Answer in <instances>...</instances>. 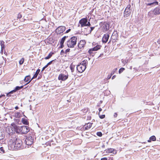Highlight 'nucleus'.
<instances>
[{
  "label": "nucleus",
  "mask_w": 160,
  "mask_h": 160,
  "mask_svg": "<svg viewBox=\"0 0 160 160\" xmlns=\"http://www.w3.org/2000/svg\"><path fill=\"white\" fill-rule=\"evenodd\" d=\"M18 18H21V15H18Z\"/></svg>",
  "instance_id": "43"
},
{
  "label": "nucleus",
  "mask_w": 160,
  "mask_h": 160,
  "mask_svg": "<svg viewBox=\"0 0 160 160\" xmlns=\"http://www.w3.org/2000/svg\"><path fill=\"white\" fill-rule=\"evenodd\" d=\"M31 79L30 76L29 75L26 76L24 79V81L26 82H27L30 81Z\"/></svg>",
  "instance_id": "22"
},
{
  "label": "nucleus",
  "mask_w": 160,
  "mask_h": 160,
  "mask_svg": "<svg viewBox=\"0 0 160 160\" xmlns=\"http://www.w3.org/2000/svg\"><path fill=\"white\" fill-rule=\"evenodd\" d=\"M99 118L101 119H103L105 117V115H100V113H99Z\"/></svg>",
  "instance_id": "31"
},
{
  "label": "nucleus",
  "mask_w": 160,
  "mask_h": 160,
  "mask_svg": "<svg viewBox=\"0 0 160 160\" xmlns=\"http://www.w3.org/2000/svg\"><path fill=\"white\" fill-rule=\"evenodd\" d=\"M153 12L155 15L160 14V7H158L155 8L153 10Z\"/></svg>",
  "instance_id": "12"
},
{
  "label": "nucleus",
  "mask_w": 160,
  "mask_h": 160,
  "mask_svg": "<svg viewBox=\"0 0 160 160\" xmlns=\"http://www.w3.org/2000/svg\"><path fill=\"white\" fill-rule=\"evenodd\" d=\"M4 96V95H2V96H0V98L2 96Z\"/></svg>",
  "instance_id": "49"
},
{
  "label": "nucleus",
  "mask_w": 160,
  "mask_h": 160,
  "mask_svg": "<svg viewBox=\"0 0 160 160\" xmlns=\"http://www.w3.org/2000/svg\"><path fill=\"white\" fill-rule=\"evenodd\" d=\"M105 151H106V153H112L114 154H116L117 153L116 151L113 148H108Z\"/></svg>",
  "instance_id": "16"
},
{
  "label": "nucleus",
  "mask_w": 160,
  "mask_h": 160,
  "mask_svg": "<svg viewBox=\"0 0 160 160\" xmlns=\"http://www.w3.org/2000/svg\"><path fill=\"white\" fill-rule=\"evenodd\" d=\"M88 64V61L84 60L77 67V69L78 72L80 73L83 72L86 68V65Z\"/></svg>",
  "instance_id": "2"
},
{
  "label": "nucleus",
  "mask_w": 160,
  "mask_h": 160,
  "mask_svg": "<svg viewBox=\"0 0 160 160\" xmlns=\"http://www.w3.org/2000/svg\"><path fill=\"white\" fill-rule=\"evenodd\" d=\"M22 122L25 125H28V123L27 120L24 118L22 119Z\"/></svg>",
  "instance_id": "25"
},
{
  "label": "nucleus",
  "mask_w": 160,
  "mask_h": 160,
  "mask_svg": "<svg viewBox=\"0 0 160 160\" xmlns=\"http://www.w3.org/2000/svg\"><path fill=\"white\" fill-rule=\"evenodd\" d=\"M91 28V30H92L94 28L93 27Z\"/></svg>",
  "instance_id": "47"
},
{
  "label": "nucleus",
  "mask_w": 160,
  "mask_h": 160,
  "mask_svg": "<svg viewBox=\"0 0 160 160\" xmlns=\"http://www.w3.org/2000/svg\"><path fill=\"white\" fill-rule=\"evenodd\" d=\"M117 115H118V114H117V113L115 112L114 113L113 116H114V117L116 118L117 117Z\"/></svg>",
  "instance_id": "36"
},
{
  "label": "nucleus",
  "mask_w": 160,
  "mask_h": 160,
  "mask_svg": "<svg viewBox=\"0 0 160 160\" xmlns=\"http://www.w3.org/2000/svg\"><path fill=\"white\" fill-rule=\"evenodd\" d=\"M68 78V74L66 71H64L62 73L59 75L58 77V79L59 80H61L64 81L67 80Z\"/></svg>",
  "instance_id": "5"
},
{
  "label": "nucleus",
  "mask_w": 160,
  "mask_h": 160,
  "mask_svg": "<svg viewBox=\"0 0 160 160\" xmlns=\"http://www.w3.org/2000/svg\"><path fill=\"white\" fill-rule=\"evenodd\" d=\"M68 37L67 36H64L61 39L60 42V45H61V48H62L64 46L63 43L65 40V39L66 38H67Z\"/></svg>",
  "instance_id": "18"
},
{
  "label": "nucleus",
  "mask_w": 160,
  "mask_h": 160,
  "mask_svg": "<svg viewBox=\"0 0 160 160\" xmlns=\"http://www.w3.org/2000/svg\"><path fill=\"white\" fill-rule=\"evenodd\" d=\"M53 54V52H51L49 54L48 56L45 58V59H48L50 58L52 56Z\"/></svg>",
  "instance_id": "24"
},
{
  "label": "nucleus",
  "mask_w": 160,
  "mask_h": 160,
  "mask_svg": "<svg viewBox=\"0 0 160 160\" xmlns=\"http://www.w3.org/2000/svg\"><path fill=\"white\" fill-rule=\"evenodd\" d=\"M48 66L46 65L44 67H43L42 69V71H43L46 68H47Z\"/></svg>",
  "instance_id": "34"
},
{
  "label": "nucleus",
  "mask_w": 160,
  "mask_h": 160,
  "mask_svg": "<svg viewBox=\"0 0 160 160\" xmlns=\"http://www.w3.org/2000/svg\"><path fill=\"white\" fill-rule=\"evenodd\" d=\"M66 27L64 26H61L58 27L56 29V32L58 34H60L63 32L65 30Z\"/></svg>",
  "instance_id": "8"
},
{
  "label": "nucleus",
  "mask_w": 160,
  "mask_h": 160,
  "mask_svg": "<svg viewBox=\"0 0 160 160\" xmlns=\"http://www.w3.org/2000/svg\"><path fill=\"white\" fill-rule=\"evenodd\" d=\"M92 123H88L87 124V129L88 128H91L92 127Z\"/></svg>",
  "instance_id": "28"
},
{
  "label": "nucleus",
  "mask_w": 160,
  "mask_h": 160,
  "mask_svg": "<svg viewBox=\"0 0 160 160\" xmlns=\"http://www.w3.org/2000/svg\"><path fill=\"white\" fill-rule=\"evenodd\" d=\"M24 61V58H22L19 61V63L20 65L22 64Z\"/></svg>",
  "instance_id": "26"
},
{
  "label": "nucleus",
  "mask_w": 160,
  "mask_h": 160,
  "mask_svg": "<svg viewBox=\"0 0 160 160\" xmlns=\"http://www.w3.org/2000/svg\"><path fill=\"white\" fill-rule=\"evenodd\" d=\"M4 42L3 41H1V53H2L3 51H4V54H5L6 55L7 54V52L5 51V45L4 44H3Z\"/></svg>",
  "instance_id": "14"
},
{
  "label": "nucleus",
  "mask_w": 160,
  "mask_h": 160,
  "mask_svg": "<svg viewBox=\"0 0 160 160\" xmlns=\"http://www.w3.org/2000/svg\"><path fill=\"white\" fill-rule=\"evenodd\" d=\"M124 70L125 68H120L119 70V73H120L122 72Z\"/></svg>",
  "instance_id": "30"
},
{
  "label": "nucleus",
  "mask_w": 160,
  "mask_h": 160,
  "mask_svg": "<svg viewBox=\"0 0 160 160\" xmlns=\"http://www.w3.org/2000/svg\"><path fill=\"white\" fill-rule=\"evenodd\" d=\"M21 127L17 126L16 125L14 126V128L16 132L17 133H21Z\"/></svg>",
  "instance_id": "17"
},
{
  "label": "nucleus",
  "mask_w": 160,
  "mask_h": 160,
  "mask_svg": "<svg viewBox=\"0 0 160 160\" xmlns=\"http://www.w3.org/2000/svg\"><path fill=\"white\" fill-rule=\"evenodd\" d=\"M151 140H150H150H148V142H151Z\"/></svg>",
  "instance_id": "44"
},
{
  "label": "nucleus",
  "mask_w": 160,
  "mask_h": 160,
  "mask_svg": "<svg viewBox=\"0 0 160 160\" xmlns=\"http://www.w3.org/2000/svg\"><path fill=\"white\" fill-rule=\"evenodd\" d=\"M98 110H99V112H101L102 110V109L101 108H99Z\"/></svg>",
  "instance_id": "41"
},
{
  "label": "nucleus",
  "mask_w": 160,
  "mask_h": 160,
  "mask_svg": "<svg viewBox=\"0 0 160 160\" xmlns=\"http://www.w3.org/2000/svg\"><path fill=\"white\" fill-rule=\"evenodd\" d=\"M101 47V46L100 45H97L93 48L89 49L88 52L90 54H91L92 51H96L100 49Z\"/></svg>",
  "instance_id": "11"
},
{
  "label": "nucleus",
  "mask_w": 160,
  "mask_h": 160,
  "mask_svg": "<svg viewBox=\"0 0 160 160\" xmlns=\"http://www.w3.org/2000/svg\"><path fill=\"white\" fill-rule=\"evenodd\" d=\"M130 69H132V66H130Z\"/></svg>",
  "instance_id": "48"
},
{
  "label": "nucleus",
  "mask_w": 160,
  "mask_h": 160,
  "mask_svg": "<svg viewBox=\"0 0 160 160\" xmlns=\"http://www.w3.org/2000/svg\"><path fill=\"white\" fill-rule=\"evenodd\" d=\"M97 135L99 137H101L102 136V134L101 132H98L97 133Z\"/></svg>",
  "instance_id": "32"
},
{
  "label": "nucleus",
  "mask_w": 160,
  "mask_h": 160,
  "mask_svg": "<svg viewBox=\"0 0 160 160\" xmlns=\"http://www.w3.org/2000/svg\"><path fill=\"white\" fill-rule=\"evenodd\" d=\"M52 61H51L50 62H48L46 65L48 66L49 65H50L52 63Z\"/></svg>",
  "instance_id": "33"
},
{
  "label": "nucleus",
  "mask_w": 160,
  "mask_h": 160,
  "mask_svg": "<svg viewBox=\"0 0 160 160\" xmlns=\"http://www.w3.org/2000/svg\"><path fill=\"white\" fill-rule=\"evenodd\" d=\"M22 142L19 139H13L10 140L8 147L11 150H16L22 148Z\"/></svg>",
  "instance_id": "1"
},
{
  "label": "nucleus",
  "mask_w": 160,
  "mask_h": 160,
  "mask_svg": "<svg viewBox=\"0 0 160 160\" xmlns=\"http://www.w3.org/2000/svg\"><path fill=\"white\" fill-rule=\"evenodd\" d=\"M21 133L26 134L29 131V128L27 126H22L21 127Z\"/></svg>",
  "instance_id": "9"
},
{
  "label": "nucleus",
  "mask_w": 160,
  "mask_h": 160,
  "mask_svg": "<svg viewBox=\"0 0 160 160\" xmlns=\"http://www.w3.org/2000/svg\"><path fill=\"white\" fill-rule=\"evenodd\" d=\"M101 160H107V158H102Z\"/></svg>",
  "instance_id": "38"
},
{
  "label": "nucleus",
  "mask_w": 160,
  "mask_h": 160,
  "mask_svg": "<svg viewBox=\"0 0 160 160\" xmlns=\"http://www.w3.org/2000/svg\"><path fill=\"white\" fill-rule=\"evenodd\" d=\"M25 141L26 144L28 145H31L33 142V139L31 136L27 137Z\"/></svg>",
  "instance_id": "10"
},
{
  "label": "nucleus",
  "mask_w": 160,
  "mask_h": 160,
  "mask_svg": "<svg viewBox=\"0 0 160 160\" xmlns=\"http://www.w3.org/2000/svg\"><path fill=\"white\" fill-rule=\"evenodd\" d=\"M77 40L76 37H73L71 38L67 42V46L70 48H73L76 44Z\"/></svg>",
  "instance_id": "3"
},
{
  "label": "nucleus",
  "mask_w": 160,
  "mask_h": 160,
  "mask_svg": "<svg viewBox=\"0 0 160 160\" xmlns=\"http://www.w3.org/2000/svg\"><path fill=\"white\" fill-rule=\"evenodd\" d=\"M5 152L4 150L3 149V148L2 147H1L0 148V153H3Z\"/></svg>",
  "instance_id": "29"
},
{
  "label": "nucleus",
  "mask_w": 160,
  "mask_h": 160,
  "mask_svg": "<svg viewBox=\"0 0 160 160\" xmlns=\"http://www.w3.org/2000/svg\"><path fill=\"white\" fill-rule=\"evenodd\" d=\"M79 23L81 24L82 27H83L86 26H90V22H88V20L86 18H83L79 22Z\"/></svg>",
  "instance_id": "6"
},
{
  "label": "nucleus",
  "mask_w": 160,
  "mask_h": 160,
  "mask_svg": "<svg viewBox=\"0 0 160 160\" xmlns=\"http://www.w3.org/2000/svg\"><path fill=\"white\" fill-rule=\"evenodd\" d=\"M109 38V35L108 34H105L102 38V42L106 43L108 41Z\"/></svg>",
  "instance_id": "13"
},
{
  "label": "nucleus",
  "mask_w": 160,
  "mask_h": 160,
  "mask_svg": "<svg viewBox=\"0 0 160 160\" xmlns=\"http://www.w3.org/2000/svg\"><path fill=\"white\" fill-rule=\"evenodd\" d=\"M85 44V42L84 40L80 41L78 43V46L79 48H81L83 47Z\"/></svg>",
  "instance_id": "19"
},
{
  "label": "nucleus",
  "mask_w": 160,
  "mask_h": 160,
  "mask_svg": "<svg viewBox=\"0 0 160 160\" xmlns=\"http://www.w3.org/2000/svg\"><path fill=\"white\" fill-rule=\"evenodd\" d=\"M64 52V51L63 50H62L61 51V53L62 52Z\"/></svg>",
  "instance_id": "46"
},
{
  "label": "nucleus",
  "mask_w": 160,
  "mask_h": 160,
  "mask_svg": "<svg viewBox=\"0 0 160 160\" xmlns=\"http://www.w3.org/2000/svg\"><path fill=\"white\" fill-rule=\"evenodd\" d=\"M100 25L101 26V27L103 31L105 32L108 30L109 28V24L108 23L106 22L100 23Z\"/></svg>",
  "instance_id": "4"
},
{
  "label": "nucleus",
  "mask_w": 160,
  "mask_h": 160,
  "mask_svg": "<svg viewBox=\"0 0 160 160\" xmlns=\"http://www.w3.org/2000/svg\"><path fill=\"white\" fill-rule=\"evenodd\" d=\"M150 139L152 141H155L156 140V138L154 136H152L150 137Z\"/></svg>",
  "instance_id": "27"
},
{
  "label": "nucleus",
  "mask_w": 160,
  "mask_h": 160,
  "mask_svg": "<svg viewBox=\"0 0 160 160\" xmlns=\"http://www.w3.org/2000/svg\"><path fill=\"white\" fill-rule=\"evenodd\" d=\"M13 92H10L8 93L7 94V96L8 97H10V95H9L10 94L12 93Z\"/></svg>",
  "instance_id": "35"
},
{
  "label": "nucleus",
  "mask_w": 160,
  "mask_h": 160,
  "mask_svg": "<svg viewBox=\"0 0 160 160\" xmlns=\"http://www.w3.org/2000/svg\"><path fill=\"white\" fill-rule=\"evenodd\" d=\"M115 77H116V75H114V76H112V79H114V78H115Z\"/></svg>",
  "instance_id": "40"
},
{
  "label": "nucleus",
  "mask_w": 160,
  "mask_h": 160,
  "mask_svg": "<svg viewBox=\"0 0 160 160\" xmlns=\"http://www.w3.org/2000/svg\"><path fill=\"white\" fill-rule=\"evenodd\" d=\"M71 70H72V72H73V69H72V67H71Z\"/></svg>",
  "instance_id": "45"
},
{
  "label": "nucleus",
  "mask_w": 160,
  "mask_h": 160,
  "mask_svg": "<svg viewBox=\"0 0 160 160\" xmlns=\"http://www.w3.org/2000/svg\"><path fill=\"white\" fill-rule=\"evenodd\" d=\"M23 86H22L21 87L17 86L16 87L15 89L10 91V92H15L16 91L20 89H21L22 88H23Z\"/></svg>",
  "instance_id": "21"
},
{
  "label": "nucleus",
  "mask_w": 160,
  "mask_h": 160,
  "mask_svg": "<svg viewBox=\"0 0 160 160\" xmlns=\"http://www.w3.org/2000/svg\"><path fill=\"white\" fill-rule=\"evenodd\" d=\"M14 116L16 118H19L22 116V115L20 112H17L15 114Z\"/></svg>",
  "instance_id": "23"
},
{
  "label": "nucleus",
  "mask_w": 160,
  "mask_h": 160,
  "mask_svg": "<svg viewBox=\"0 0 160 160\" xmlns=\"http://www.w3.org/2000/svg\"><path fill=\"white\" fill-rule=\"evenodd\" d=\"M15 108L17 110L18 109V106H16V107H15Z\"/></svg>",
  "instance_id": "42"
},
{
  "label": "nucleus",
  "mask_w": 160,
  "mask_h": 160,
  "mask_svg": "<svg viewBox=\"0 0 160 160\" xmlns=\"http://www.w3.org/2000/svg\"><path fill=\"white\" fill-rule=\"evenodd\" d=\"M71 31L70 29H69L68 30L66 31L65 32V33H68V32H69Z\"/></svg>",
  "instance_id": "37"
},
{
  "label": "nucleus",
  "mask_w": 160,
  "mask_h": 160,
  "mask_svg": "<svg viewBox=\"0 0 160 160\" xmlns=\"http://www.w3.org/2000/svg\"><path fill=\"white\" fill-rule=\"evenodd\" d=\"M40 69H38L37 70V71H36L35 73L34 74V75L33 77H32V78L30 80V81H29L27 83V84L29 82H30V81L32 80L33 79V78H36L37 76V75H38V73H39V72H40Z\"/></svg>",
  "instance_id": "20"
},
{
  "label": "nucleus",
  "mask_w": 160,
  "mask_h": 160,
  "mask_svg": "<svg viewBox=\"0 0 160 160\" xmlns=\"http://www.w3.org/2000/svg\"><path fill=\"white\" fill-rule=\"evenodd\" d=\"M158 4V2L156 1V0H152L151 2L146 4L147 6H150L152 5H157Z\"/></svg>",
  "instance_id": "15"
},
{
  "label": "nucleus",
  "mask_w": 160,
  "mask_h": 160,
  "mask_svg": "<svg viewBox=\"0 0 160 160\" xmlns=\"http://www.w3.org/2000/svg\"><path fill=\"white\" fill-rule=\"evenodd\" d=\"M70 50L69 49H68L65 50V53L68 52Z\"/></svg>",
  "instance_id": "39"
},
{
  "label": "nucleus",
  "mask_w": 160,
  "mask_h": 160,
  "mask_svg": "<svg viewBox=\"0 0 160 160\" xmlns=\"http://www.w3.org/2000/svg\"><path fill=\"white\" fill-rule=\"evenodd\" d=\"M131 7V5H128L125 8L124 12V16L125 17H128L130 15L131 12V10L130 9Z\"/></svg>",
  "instance_id": "7"
},
{
  "label": "nucleus",
  "mask_w": 160,
  "mask_h": 160,
  "mask_svg": "<svg viewBox=\"0 0 160 160\" xmlns=\"http://www.w3.org/2000/svg\"><path fill=\"white\" fill-rule=\"evenodd\" d=\"M104 147V145L102 146V147Z\"/></svg>",
  "instance_id": "50"
}]
</instances>
